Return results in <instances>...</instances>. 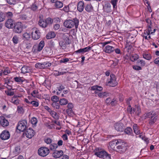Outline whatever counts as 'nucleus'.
<instances>
[{
  "label": "nucleus",
  "instance_id": "f257e3e1",
  "mask_svg": "<svg viewBox=\"0 0 159 159\" xmlns=\"http://www.w3.org/2000/svg\"><path fill=\"white\" fill-rule=\"evenodd\" d=\"M64 25L65 27L69 29L75 26V29L77 30L79 25V20L76 18H74L73 20H67L64 22Z\"/></svg>",
  "mask_w": 159,
  "mask_h": 159
},
{
  "label": "nucleus",
  "instance_id": "f03ea898",
  "mask_svg": "<svg viewBox=\"0 0 159 159\" xmlns=\"http://www.w3.org/2000/svg\"><path fill=\"white\" fill-rule=\"evenodd\" d=\"M146 116L150 119L149 121L150 125H153L157 120L156 114L153 111H150L146 114Z\"/></svg>",
  "mask_w": 159,
  "mask_h": 159
},
{
  "label": "nucleus",
  "instance_id": "7ed1b4c3",
  "mask_svg": "<svg viewBox=\"0 0 159 159\" xmlns=\"http://www.w3.org/2000/svg\"><path fill=\"white\" fill-rule=\"evenodd\" d=\"M50 152L49 149L46 147H41L38 151L39 155L42 157H45Z\"/></svg>",
  "mask_w": 159,
  "mask_h": 159
},
{
  "label": "nucleus",
  "instance_id": "20e7f679",
  "mask_svg": "<svg viewBox=\"0 0 159 159\" xmlns=\"http://www.w3.org/2000/svg\"><path fill=\"white\" fill-rule=\"evenodd\" d=\"M24 25L21 22H17L13 27V32L16 33L20 34L23 30Z\"/></svg>",
  "mask_w": 159,
  "mask_h": 159
},
{
  "label": "nucleus",
  "instance_id": "39448f33",
  "mask_svg": "<svg viewBox=\"0 0 159 159\" xmlns=\"http://www.w3.org/2000/svg\"><path fill=\"white\" fill-rule=\"evenodd\" d=\"M95 155L99 157L100 158L103 159L111 158V155L108 154L106 152L104 151H102L96 152L95 153Z\"/></svg>",
  "mask_w": 159,
  "mask_h": 159
},
{
  "label": "nucleus",
  "instance_id": "423d86ee",
  "mask_svg": "<svg viewBox=\"0 0 159 159\" xmlns=\"http://www.w3.org/2000/svg\"><path fill=\"white\" fill-rule=\"evenodd\" d=\"M27 125V121L25 120H23L20 121L17 126V129L20 131H24L25 130Z\"/></svg>",
  "mask_w": 159,
  "mask_h": 159
},
{
  "label": "nucleus",
  "instance_id": "0eeeda50",
  "mask_svg": "<svg viewBox=\"0 0 159 159\" xmlns=\"http://www.w3.org/2000/svg\"><path fill=\"white\" fill-rule=\"evenodd\" d=\"M110 80L107 82V85L111 87H114L117 84L116 78L115 75L113 74H111L110 75Z\"/></svg>",
  "mask_w": 159,
  "mask_h": 159
},
{
  "label": "nucleus",
  "instance_id": "6e6552de",
  "mask_svg": "<svg viewBox=\"0 0 159 159\" xmlns=\"http://www.w3.org/2000/svg\"><path fill=\"white\" fill-rule=\"evenodd\" d=\"M51 63L49 62H45L42 63H38L35 64V67L39 69H45L50 67Z\"/></svg>",
  "mask_w": 159,
  "mask_h": 159
},
{
  "label": "nucleus",
  "instance_id": "1a4fd4ad",
  "mask_svg": "<svg viewBox=\"0 0 159 159\" xmlns=\"http://www.w3.org/2000/svg\"><path fill=\"white\" fill-rule=\"evenodd\" d=\"M119 144V145L116 147L115 151L120 153L125 152L127 149L125 144L120 143Z\"/></svg>",
  "mask_w": 159,
  "mask_h": 159
},
{
  "label": "nucleus",
  "instance_id": "9d476101",
  "mask_svg": "<svg viewBox=\"0 0 159 159\" xmlns=\"http://www.w3.org/2000/svg\"><path fill=\"white\" fill-rule=\"evenodd\" d=\"M35 134V132L34 130L30 128H29L26 130V131L25 132L23 133V135H25L28 138L30 139L32 138Z\"/></svg>",
  "mask_w": 159,
  "mask_h": 159
},
{
  "label": "nucleus",
  "instance_id": "9b49d317",
  "mask_svg": "<svg viewBox=\"0 0 159 159\" xmlns=\"http://www.w3.org/2000/svg\"><path fill=\"white\" fill-rule=\"evenodd\" d=\"M14 20L11 19H8L5 23V26L8 29H12L15 24Z\"/></svg>",
  "mask_w": 159,
  "mask_h": 159
},
{
  "label": "nucleus",
  "instance_id": "f8f14e48",
  "mask_svg": "<svg viewBox=\"0 0 159 159\" xmlns=\"http://www.w3.org/2000/svg\"><path fill=\"white\" fill-rule=\"evenodd\" d=\"M114 127L116 130L118 131L123 132L125 129V126L121 123H117L114 125Z\"/></svg>",
  "mask_w": 159,
  "mask_h": 159
},
{
  "label": "nucleus",
  "instance_id": "ddd939ff",
  "mask_svg": "<svg viewBox=\"0 0 159 159\" xmlns=\"http://www.w3.org/2000/svg\"><path fill=\"white\" fill-rule=\"evenodd\" d=\"M10 137V134L8 131L6 130H4L0 135V138L3 140L8 139Z\"/></svg>",
  "mask_w": 159,
  "mask_h": 159
},
{
  "label": "nucleus",
  "instance_id": "4468645a",
  "mask_svg": "<svg viewBox=\"0 0 159 159\" xmlns=\"http://www.w3.org/2000/svg\"><path fill=\"white\" fill-rule=\"evenodd\" d=\"M118 144H119V142L116 140H114L109 143V148H110L113 150H116V147Z\"/></svg>",
  "mask_w": 159,
  "mask_h": 159
},
{
  "label": "nucleus",
  "instance_id": "2eb2a0df",
  "mask_svg": "<svg viewBox=\"0 0 159 159\" xmlns=\"http://www.w3.org/2000/svg\"><path fill=\"white\" fill-rule=\"evenodd\" d=\"M0 123L4 127L8 126L9 124L8 120L3 116L0 117Z\"/></svg>",
  "mask_w": 159,
  "mask_h": 159
},
{
  "label": "nucleus",
  "instance_id": "dca6fc26",
  "mask_svg": "<svg viewBox=\"0 0 159 159\" xmlns=\"http://www.w3.org/2000/svg\"><path fill=\"white\" fill-rule=\"evenodd\" d=\"M32 37L34 40H37L39 39L40 36V33L39 31L37 29L32 32Z\"/></svg>",
  "mask_w": 159,
  "mask_h": 159
},
{
  "label": "nucleus",
  "instance_id": "f3484780",
  "mask_svg": "<svg viewBox=\"0 0 159 159\" xmlns=\"http://www.w3.org/2000/svg\"><path fill=\"white\" fill-rule=\"evenodd\" d=\"M63 152L62 150H55L52 154V156L56 158H59L63 155Z\"/></svg>",
  "mask_w": 159,
  "mask_h": 159
},
{
  "label": "nucleus",
  "instance_id": "a211bd4d",
  "mask_svg": "<svg viewBox=\"0 0 159 159\" xmlns=\"http://www.w3.org/2000/svg\"><path fill=\"white\" fill-rule=\"evenodd\" d=\"M21 70L22 73L25 74L31 72L32 71V69L30 67L24 66L22 67Z\"/></svg>",
  "mask_w": 159,
  "mask_h": 159
},
{
  "label": "nucleus",
  "instance_id": "6ab92c4d",
  "mask_svg": "<svg viewBox=\"0 0 159 159\" xmlns=\"http://www.w3.org/2000/svg\"><path fill=\"white\" fill-rule=\"evenodd\" d=\"M91 48V47H88L83 48L80 49L76 51H75V52L76 53H84L85 52H89L90 51Z\"/></svg>",
  "mask_w": 159,
  "mask_h": 159
},
{
  "label": "nucleus",
  "instance_id": "aec40b11",
  "mask_svg": "<svg viewBox=\"0 0 159 159\" xmlns=\"http://www.w3.org/2000/svg\"><path fill=\"white\" fill-rule=\"evenodd\" d=\"M115 50L113 47L109 45H107L104 49V51L106 53H110L113 52Z\"/></svg>",
  "mask_w": 159,
  "mask_h": 159
},
{
  "label": "nucleus",
  "instance_id": "412c9836",
  "mask_svg": "<svg viewBox=\"0 0 159 159\" xmlns=\"http://www.w3.org/2000/svg\"><path fill=\"white\" fill-rule=\"evenodd\" d=\"M84 3L82 1H80L78 4L77 6V10L80 12H81L83 11L84 9Z\"/></svg>",
  "mask_w": 159,
  "mask_h": 159
},
{
  "label": "nucleus",
  "instance_id": "4be33fe9",
  "mask_svg": "<svg viewBox=\"0 0 159 159\" xmlns=\"http://www.w3.org/2000/svg\"><path fill=\"white\" fill-rule=\"evenodd\" d=\"M103 10L104 11L108 13L111 11V5L109 3L106 4L103 7Z\"/></svg>",
  "mask_w": 159,
  "mask_h": 159
},
{
  "label": "nucleus",
  "instance_id": "5701e85b",
  "mask_svg": "<svg viewBox=\"0 0 159 159\" xmlns=\"http://www.w3.org/2000/svg\"><path fill=\"white\" fill-rule=\"evenodd\" d=\"M38 24L39 26L42 28H45L47 26V23L45 20L40 18Z\"/></svg>",
  "mask_w": 159,
  "mask_h": 159
},
{
  "label": "nucleus",
  "instance_id": "b1692460",
  "mask_svg": "<svg viewBox=\"0 0 159 159\" xmlns=\"http://www.w3.org/2000/svg\"><path fill=\"white\" fill-rule=\"evenodd\" d=\"M56 34L54 32H50L47 34L46 38L47 39L54 38L56 36Z\"/></svg>",
  "mask_w": 159,
  "mask_h": 159
},
{
  "label": "nucleus",
  "instance_id": "393cba45",
  "mask_svg": "<svg viewBox=\"0 0 159 159\" xmlns=\"http://www.w3.org/2000/svg\"><path fill=\"white\" fill-rule=\"evenodd\" d=\"M133 129L135 134H140V132L139 129V126L136 124H134L133 126Z\"/></svg>",
  "mask_w": 159,
  "mask_h": 159
},
{
  "label": "nucleus",
  "instance_id": "a878e982",
  "mask_svg": "<svg viewBox=\"0 0 159 159\" xmlns=\"http://www.w3.org/2000/svg\"><path fill=\"white\" fill-rule=\"evenodd\" d=\"M110 94L108 93H107L106 92H102L101 93H98V96L101 98H104L105 97H107L109 96Z\"/></svg>",
  "mask_w": 159,
  "mask_h": 159
},
{
  "label": "nucleus",
  "instance_id": "bb28decb",
  "mask_svg": "<svg viewBox=\"0 0 159 159\" xmlns=\"http://www.w3.org/2000/svg\"><path fill=\"white\" fill-rule=\"evenodd\" d=\"M17 96H14L11 100V102L15 105H17L19 103V100L17 98Z\"/></svg>",
  "mask_w": 159,
  "mask_h": 159
},
{
  "label": "nucleus",
  "instance_id": "cd10ccee",
  "mask_svg": "<svg viewBox=\"0 0 159 159\" xmlns=\"http://www.w3.org/2000/svg\"><path fill=\"white\" fill-rule=\"evenodd\" d=\"M91 89L92 90H97L98 91H101L103 89L102 87L98 85H95L91 87Z\"/></svg>",
  "mask_w": 159,
  "mask_h": 159
},
{
  "label": "nucleus",
  "instance_id": "c85d7f7f",
  "mask_svg": "<svg viewBox=\"0 0 159 159\" xmlns=\"http://www.w3.org/2000/svg\"><path fill=\"white\" fill-rule=\"evenodd\" d=\"M44 42L42 40L41 41L39 44L37 50L39 51H41L44 47Z\"/></svg>",
  "mask_w": 159,
  "mask_h": 159
},
{
  "label": "nucleus",
  "instance_id": "c756f323",
  "mask_svg": "<svg viewBox=\"0 0 159 159\" xmlns=\"http://www.w3.org/2000/svg\"><path fill=\"white\" fill-rule=\"evenodd\" d=\"M30 34L27 33H25L22 35L23 38L27 40H29L30 38Z\"/></svg>",
  "mask_w": 159,
  "mask_h": 159
},
{
  "label": "nucleus",
  "instance_id": "7c9ffc66",
  "mask_svg": "<svg viewBox=\"0 0 159 159\" xmlns=\"http://www.w3.org/2000/svg\"><path fill=\"white\" fill-rule=\"evenodd\" d=\"M125 132L128 135H132L133 132L132 129L130 127H127L124 130Z\"/></svg>",
  "mask_w": 159,
  "mask_h": 159
},
{
  "label": "nucleus",
  "instance_id": "2f4dec72",
  "mask_svg": "<svg viewBox=\"0 0 159 159\" xmlns=\"http://www.w3.org/2000/svg\"><path fill=\"white\" fill-rule=\"evenodd\" d=\"M134 41H131L130 39L127 38L126 40V47H129V48L132 47V45Z\"/></svg>",
  "mask_w": 159,
  "mask_h": 159
},
{
  "label": "nucleus",
  "instance_id": "473e14b6",
  "mask_svg": "<svg viewBox=\"0 0 159 159\" xmlns=\"http://www.w3.org/2000/svg\"><path fill=\"white\" fill-rule=\"evenodd\" d=\"M50 113L52 117L55 119L58 120L59 119V116L56 112L52 111Z\"/></svg>",
  "mask_w": 159,
  "mask_h": 159
},
{
  "label": "nucleus",
  "instance_id": "72a5a7b5",
  "mask_svg": "<svg viewBox=\"0 0 159 159\" xmlns=\"http://www.w3.org/2000/svg\"><path fill=\"white\" fill-rule=\"evenodd\" d=\"M85 9L88 12H90L93 10V7L90 4H88L86 5Z\"/></svg>",
  "mask_w": 159,
  "mask_h": 159
},
{
  "label": "nucleus",
  "instance_id": "f704fd0d",
  "mask_svg": "<svg viewBox=\"0 0 159 159\" xmlns=\"http://www.w3.org/2000/svg\"><path fill=\"white\" fill-rule=\"evenodd\" d=\"M138 58V56L136 54L132 55L130 56V59L132 61L137 60Z\"/></svg>",
  "mask_w": 159,
  "mask_h": 159
},
{
  "label": "nucleus",
  "instance_id": "c9c22d12",
  "mask_svg": "<svg viewBox=\"0 0 159 159\" xmlns=\"http://www.w3.org/2000/svg\"><path fill=\"white\" fill-rule=\"evenodd\" d=\"M68 103V101L65 98L61 99L59 101L60 104L61 105H64Z\"/></svg>",
  "mask_w": 159,
  "mask_h": 159
},
{
  "label": "nucleus",
  "instance_id": "e433bc0d",
  "mask_svg": "<svg viewBox=\"0 0 159 159\" xmlns=\"http://www.w3.org/2000/svg\"><path fill=\"white\" fill-rule=\"evenodd\" d=\"M59 45L63 49H65L66 48V44L63 40H62L59 41Z\"/></svg>",
  "mask_w": 159,
  "mask_h": 159
},
{
  "label": "nucleus",
  "instance_id": "4c0bfd02",
  "mask_svg": "<svg viewBox=\"0 0 159 159\" xmlns=\"http://www.w3.org/2000/svg\"><path fill=\"white\" fill-rule=\"evenodd\" d=\"M58 147L56 143H53L51 144L49 146L50 150L55 151V149Z\"/></svg>",
  "mask_w": 159,
  "mask_h": 159
},
{
  "label": "nucleus",
  "instance_id": "58836bf2",
  "mask_svg": "<svg viewBox=\"0 0 159 159\" xmlns=\"http://www.w3.org/2000/svg\"><path fill=\"white\" fill-rule=\"evenodd\" d=\"M55 6L57 8H60L63 6V4L62 2L57 1L56 2V3L55 4Z\"/></svg>",
  "mask_w": 159,
  "mask_h": 159
},
{
  "label": "nucleus",
  "instance_id": "ea45409f",
  "mask_svg": "<svg viewBox=\"0 0 159 159\" xmlns=\"http://www.w3.org/2000/svg\"><path fill=\"white\" fill-rule=\"evenodd\" d=\"M5 14L2 12H0V22L3 21L5 20Z\"/></svg>",
  "mask_w": 159,
  "mask_h": 159
},
{
  "label": "nucleus",
  "instance_id": "a19ab883",
  "mask_svg": "<svg viewBox=\"0 0 159 159\" xmlns=\"http://www.w3.org/2000/svg\"><path fill=\"white\" fill-rule=\"evenodd\" d=\"M47 25L48 24H51L53 22V20L50 18H48L45 20Z\"/></svg>",
  "mask_w": 159,
  "mask_h": 159
},
{
  "label": "nucleus",
  "instance_id": "79ce46f5",
  "mask_svg": "<svg viewBox=\"0 0 159 159\" xmlns=\"http://www.w3.org/2000/svg\"><path fill=\"white\" fill-rule=\"evenodd\" d=\"M137 63L138 65L142 66H144L145 65V61L139 59L137 61Z\"/></svg>",
  "mask_w": 159,
  "mask_h": 159
},
{
  "label": "nucleus",
  "instance_id": "37998d69",
  "mask_svg": "<svg viewBox=\"0 0 159 159\" xmlns=\"http://www.w3.org/2000/svg\"><path fill=\"white\" fill-rule=\"evenodd\" d=\"M12 41L14 44H17L19 42V38L16 35L14 36L12 38Z\"/></svg>",
  "mask_w": 159,
  "mask_h": 159
},
{
  "label": "nucleus",
  "instance_id": "c03bdc74",
  "mask_svg": "<svg viewBox=\"0 0 159 159\" xmlns=\"http://www.w3.org/2000/svg\"><path fill=\"white\" fill-rule=\"evenodd\" d=\"M143 57L148 60H150L151 58L152 57L150 54H145L143 55Z\"/></svg>",
  "mask_w": 159,
  "mask_h": 159
},
{
  "label": "nucleus",
  "instance_id": "a18cd8bd",
  "mask_svg": "<svg viewBox=\"0 0 159 159\" xmlns=\"http://www.w3.org/2000/svg\"><path fill=\"white\" fill-rule=\"evenodd\" d=\"M59 98L57 96H54L51 98V100L53 102H57L59 101Z\"/></svg>",
  "mask_w": 159,
  "mask_h": 159
},
{
  "label": "nucleus",
  "instance_id": "49530a36",
  "mask_svg": "<svg viewBox=\"0 0 159 159\" xmlns=\"http://www.w3.org/2000/svg\"><path fill=\"white\" fill-rule=\"evenodd\" d=\"M52 106L56 109H58L59 108V103L57 102H53L52 104Z\"/></svg>",
  "mask_w": 159,
  "mask_h": 159
},
{
  "label": "nucleus",
  "instance_id": "de8ad7c7",
  "mask_svg": "<svg viewBox=\"0 0 159 159\" xmlns=\"http://www.w3.org/2000/svg\"><path fill=\"white\" fill-rule=\"evenodd\" d=\"M135 113L138 115L141 113V108L139 106H137L135 108Z\"/></svg>",
  "mask_w": 159,
  "mask_h": 159
},
{
  "label": "nucleus",
  "instance_id": "09e8293b",
  "mask_svg": "<svg viewBox=\"0 0 159 159\" xmlns=\"http://www.w3.org/2000/svg\"><path fill=\"white\" fill-rule=\"evenodd\" d=\"M118 2V0H112L111 3L112 4L114 8H116L117 7L116 4Z\"/></svg>",
  "mask_w": 159,
  "mask_h": 159
},
{
  "label": "nucleus",
  "instance_id": "8fccbe9b",
  "mask_svg": "<svg viewBox=\"0 0 159 159\" xmlns=\"http://www.w3.org/2000/svg\"><path fill=\"white\" fill-rule=\"evenodd\" d=\"M31 123L33 125H36L37 122V121L36 118L35 117L32 118L31 120Z\"/></svg>",
  "mask_w": 159,
  "mask_h": 159
},
{
  "label": "nucleus",
  "instance_id": "3c124183",
  "mask_svg": "<svg viewBox=\"0 0 159 159\" xmlns=\"http://www.w3.org/2000/svg\"><path fill=\"white\" fill-rule=\"evenodd\" d=\"M117 103V101L116 99L114 98L112 99V101L110 102V104H111V106H113L116 105Z\"/></svg>",
  "mask_w": 159,
  "mask_h": 159
},
{
  "label": "nucleus",
  "instance_id": "603ef678",
  "mask_svg": "<svg viewBox=\"0 0 159 159\" xmlns=\"http://www.w3.org/2000/svg\"><path fill=\"white\" fill-rule=\"evenodd\" d=\"M30 103L31 104H32L34 107H37L39 106V103L38 102L33 101H31Z\"/></svg>",
  "mask_w": 159,
  "mask_h": 159
},
{
  "label": "nucleus",
  "instance_id": "864d4df0",
  "mask_svg": "<svg viewBox=\"0 0 159 159\" xmlns=\"http://www.w3.org/2000/svg\"><path fill=\"white\" fill-rule=\"evenodd\" d=\"M15 80L18 82H22L23 80L20 77H16L14 78Z\"/></svg>",
  "mask_w": 159,
  "mask_h": 159
},
{
  "label": "nucleus",
  "instance_id": "5fc2aeb1",
  "mask_svg": "<svg viewBox=\"0 0 159 159\" xmlns=\"http://www.w3.org/2000/svg\"><path fill=\"white\" fill-rule=\"evenodd\" d=\"M5 16L8 18H11L13 16V14L11 12H8L6 13Z\"/></svg>",
  "mask_w": 159,
  "mask_h": 159
},
{
  "label": "nucleus",
  "instance_id": "6e6d98bb",
  "mask_svg": "<svg viewBox=\"0 0 159 159\" xmlns=\"http://www.w3.org/2000/svg\"><path fill=\"white\" fill-rule=\"evenodd\" d=\"M44 141L47 144H49L52 143V140L49 138H47L44 139Z\"/></svg>",
  "mask_w": 159,
  "mask_h": 159
},
{
  "label": "nucleus",
  "instance_id": "4d7b16f0",
  "mask_svg": "<svg viewBox=\"0 0 159 159\" xmlns=\"http://www.w3.org/2000/svg\"><path fill=\"white\" fill-rule=\"evenodd\" d=\"M20 146H17L15 148V152L16 153V154H17L19 153L20 152Z\"/></svg>",
  "mask_w": 159,
  "mask_h": 159
},
{
  "label": "nucleus",
  "instance_id": "13d9d810",
  "mask_svg": "<svg viewBox=\"0 0 159 159\" xmlns=\"http://www.w3.org/2000/svg\"><path fill=\"white\" fill-rule=\"evenodd\" d=\"M2 71L3 75H7L10 72V70L7 69H5L4 71L2 70Z\"/></svg>",
  "mask_w": 159,
  "mask_h": 159
},
{
  "label": "nucleus",
  "instance_id": "bf43d9fd",
  "mask_svg": "<svg viewBox=\"0 0 159 159\" xmlns=\"http://www.w3.org/2000/svg\"><path fill=\"white\" fill-rule=\"evenodd\" d=\"M133 68L136 70H139L142 69V68L139 66H133Z\"/></svg>",
  "mask_w": 159,
  "mask_h": 159
},
{
  "label": "nucleus",
  "instance_id": "052dcab7",
  "mask_svg": "<svg viewBox=\"0 0 159 159\" xmlns=\"http://www.w3.org/2000/svg\"><path fill=\"white\" fill-rule=\"evenodd\" d=\"M64 41L66 44H69L70 43V41L68 37H66L64 39Z\"/></svg>",
  "mask_w": 159,
  "mask_h": 159
},
{
  "label": "nucleus",
  "instance_id": "680f3d73",
  "mask_svg": "<svg viewBox=\"0 0 159 159\" xmlns=\"http://www.w3.org/2000/svg\"><path fill=\"white\" fill-rule=\"evenodd\" d=\"M31 8L33 11H35L37 9L38 7L34 4L32 5Z\"/></svg>",
  "mask_w": 159,
  "mask_h": 159
},
{
  "label": "nucleus",
  "instance_id": "e2e57ef3",
  "mask_svg": "<svg viewBox=\"0 0 159 159\" xmlns=\"http://www.w3.org/2000/svg\"><path fill=\"white\" fill-rule=\"evenodd\" d=\"M66 112L68 115H71L73 112V110L71 108H68L66 110Z\"/></svg>",
  "mask_w": 159,
  "mask_h": 159
},
{
  "label": "nucleus",
  "instance_id": "0e129e2a",
  "mask_svg": "<svg viewBox=\"0 0 159 159\" xmlns=\"http://www.w3.org/2000/svg\"><path fill=\"white\" fill-rule=\"evenodd\" d=\"M38 93V92L37 91L35 90L33 91L32 93H31V95L32 96L35 97L37 96Z\"/></svg>",
  "mask_w": 159,
  "mask_h": 159
},
{
  "label": "nucleus",
  "instance_id": "69168bd1",
  "mask_svg": "<svg viewBox=\"0 0 159 159\" xmlns=\"http://www.w3.org/2000/svg\"><path fill=\"white\" fill-rule=\"evenodd\" d=\"M7 95L10 96H12L14 95V93L13 91H8L7 93L6 92Z\"/></svg>",
  "mask_w": 159,
  "mask_h": 159
},
{
  "label": "nucleus",
  "instance_id": "338daca9",
  "mask_svg": "<svg viewBox=\"0 0 159 159\" xmlns=\"http://www.w3.org/2000/svg\"><path fill=\"white\" fill-rule=\"evenodd\" d=\"M53 20V22L56 23H58L60 21V19L58 17L54 18Z\"/></svg>",
  "mask_w": 159,
  "mask_h": 159
},
{
  "label": "nucleus",
  "instance_id": "774afa93",
  "mask_svg": "<svg viewBox=\"0 0 159 159\" xmlns=\"http://www.w3.org/2000/svg\"><path fill=\"white\" fill-rule=\"evenodd\" d=\"M54 29L55 30H57L60 27V25L58 24H56L54 25Z\"/></svg>",
  "mask_w": 159,
  "mask_h": 159
}]
</instances>
